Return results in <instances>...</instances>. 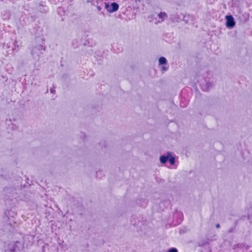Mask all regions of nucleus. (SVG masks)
Here are the masks:
<instances>
[{
  "label": "nucleus",
  "instance_id": "f257e3e1",
  "mask_svg": "<svg viewBox=\"0 0 252 252\" xmlns=\"http://www.w3.org/2000/svg\"><path fill=\"white\" fill-rule=\"evenodd\" d=\"M226 20V25L228 28H232L235 25V22L233 17L231 15H227L225 16Z\"/></svg>",
  "mask_w": 252,
  "mask_h": 252
},
{
  "label": "nucleus",
  "instance_id": "f03ea898",
  "mask_svg": "<svg viewBox=\"0 0 252 252\" xmlns=\"http://www.w3.org/2000/svg\"><path fill=\"white\" fill-rule=\"evenodd\" d=\"M111 9L109 10V11L110 12H113L116 11L118 10L119 6L118 3L116 2H113L111 4Z\"/></svg>",
  "mask_w": 252,
  "mask_h": 252
},
{
  "label": "nucleus",
  "instance_id": "7ed1b4c3",
  "mask_svg": "<svg viewBox=\"0 0 252 252\" xmlns=\"http://www.w3.org/2000/svg\"><path fill=\"white\" fill-rule=\"evenodd\" d=\"M168 160V156H162L160 158V161L162 163H165Z\"/></svg>",
  "mask_w": 252,
  "mask_h": 252
},
{
  "label": "nucleus",
  "instance_id": "20e7f679",
  "mask_svg": "<svg viewBox=\"0 0 252 252\" xmlns=\"http://www.w3.org/2000/svg\"><path fill=\"white\" fill-rule=\"evenodd\" d=\"M158 61L160 65L165 64L167 63L166 59L163 57L159 58Z\"/></svg>",
  "mask_w": 252,
  "mask_h": 252
},
{
  "label": "nucleus",
  "instance_id": "39448f33",
  "mask_svg": "<svg viewBox=\"0 0 252 252\" xmlns=\"http://www.w3.org/2000/svg\"><path fill=\"white\" fill-rule=\"evenodd\" d=\"M158 16L160 18L162 19V21H163L164 19L167 17V15L164 12H160L158 14Z\"/></svg>",
  "mask_w": 252,
  "mask_h": 252
},
{
  "label": "nucleus",
  "instance_id": "423d86ee",
  "mask_svg": "<svg viewBox=\"0 0 252 252\" xmlns=\"http://www.w3.org/2000/svg\"><path fill=\"white\" fill-rule=\"evenodd\" d=\"M169 155L170 156V157H168V160L169 161V162L171 165H173L175 163V158L171 156L170 154Z\"/></svg>",
  "mask_w": 252,
  "mask_h": 252
},
{
  "label": "nucleus",
  "instance_id": "0eeeda50",
  "mask_svg": "<svg viewBox=\"0 0 252 252\" xmlns=\"http://www.w3.org/2000/svg\"><path fill=\"white\" fill-rule=\"evenodd\" d=\"M168 252H178L176 248H172L170 249Z\"/></svg>",
  "mask_w": 252,
  "mask_h": 252
},
{
  "label": "nucleus",
  "instance_id": "6e6552de",
  "mask_svg": "<svg viewBox=\"0 0 252 252\" xmlns=\"http://www.w3.org/2000/svg\"><path fill=\"white\" fill-rule=\"evenodd\" d=\"M108 7H109V4H108V3H106V4H105V8H106V9H107V8H108Z\"/></svg>",
  "mask_w": 252,
  "mask_h": 252
},
{
  "label": "nucleus",
  "instance_id": "1a4fd4ad",
  "mask_svg": "<svg viewBox=\"0 0 252 252\" xmlns=\"http://www.w3.org/2000/svg\"><path fill=\"white\" fill-rule=\"evenodd\" d=\"M162 69L164 71H165L166 70H167V68L164 67V66H163L162 67Z\"/></svg>",
  "mask_w": 252,
  "mask_h": 252
},
{
  "label": "nucleus",
  "instance_id": "9d476101",
  "mask_svg": "<svg viewBox=\"0 0 252 252\" xmlns=\"http://www.w3.org/2000/svg\"><path fill=\"white\" fill-rule=\"evenodd\" d=\"M216 227H217V228H219V227H220V224H217V225H216Z\"/></svg>",
  "mask_w": 252,
  "mask_h": 252
}]
</instances>
